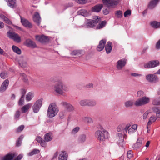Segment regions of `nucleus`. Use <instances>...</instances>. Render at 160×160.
I'll use <instances>...</instances> for the list:
<instances>
[{"instance_id":"obj_1","label":"nucleus","mask_w":160,"mask_h":160,"mask_svg":"<svg viewBox=\"0 0 160 160\" xmlns=\"http://www.w3.org/2000/svg\"><path fill=\"white\" fill-rule=\"evenodd\" d=\"M53 89L57 93L64 96L66 92L69 91L68 87L61 81H58L54 86Z\"/></svg>"},{"instance_id":"obj_2","label":"nucleus","mask_w":160,"mask_h":160,"mask_svg":"<svg viewBox=\"0 0 160 160\" xmlns=\"http://www.w3.org/2000/svg\"><path fill=\"white\" fill-rule=\"evenodd\" d=\"M100 130L96 131L95 133V137L98 141H104L109 137L108 132L103 129L102 126L100 128Z\"/></svg>"},{"instance_id":"obj_3","label":"nucleus","mask_w":160,"mask_h":160,"mask_svg":"<svg viewBox=\"0 0 160 160\" xmlns=\"http://www.w3.org/2000/svg\"><path fill=\"white\" fill-rule=\"evenodd\" d=\"M59 110L57 105L54 103H51L47 111V116L49 118L55 117L58 113Z\"/></svg>"},{"instance_id":"obj_4","label":"nucleus","mask_w":160,"mask_h":160,"mask_svg":"<svg viewBox=\"0 0 160 160\" xmlns=\"http://www.w3.org/2000/svg\"><path fill=\"white\" fill-rule=\"evenodd\" d=\"M150 98L148 97L144 96L137 99L134 103V105L137 107L147 104L149 103Z\"/></svg>"},{"instance_id":"obj_5","label":"nucleus","mask_w":160,"mask_h":160,"mask_svg":"<svg viewBox=\"0 0 160 160\" xmlns=\"http://www.w3.org/2000/svg\"><path fill=\"white\" fill-rule=\"evenodd\" d=\"M100 21L101 19L99 17L95 16L93 18V19H90L88 21L86 26L88 28H93Z\"/></svg>"},{"instance_id":"obj_6","label":"nucleus","mask_w":160,"mask_h":160,"mask_svg":"<svg viewBox=\"0 0 160 160\" xmlns=\"http://www.w3.org/2000/svg\"><path fill=\"white\" fill-rule=\"evenodd\" d=\"M7 35L8 38L13 40L15 42L19 43L21 41L20 37L14 32L9 31L7 32Z\"/></svg>"},{"instance_id":"obj_7","label":"nucleus","mask_w":160,"mask_h":160,"mask_svg":"<svg viewBox=\"0 0 160 160\" xmlns=\"http://www.w3.org/2000/svg\"><path fill=\"white\" fill-rule=\"evenodd\" d=\"M119 0H103V4L109 8H112L117 5L119 3Z\"/></svg>"},{"instance_id":"obj_8","label":"nucleus","mask_w":160,"mask_h":160,"mask_svg":"<svg viewBox=\"0 0 160 160\" xmlns=\"http://www.w3.org/2000/svg\"><path fill=\"white\" fill-rule=\"evenodd\" d=\"M43 99L40 98L32 106V109L34 113H37L39 111L42 104Z\"/></svg>"},{"instance_id":"obj_9","label":"nucleus","mask_w":160,"mask_h":160,"mask_svg":"<svg viewBox=\"0 0 160 160\" xmlns=\"http://www.w3.org/2000/svg\"><path fill=\"white\" fill-rule=\"evenodd\" d=\"M159 64V62L158 60H152L145 63L144 67L146 68H152L158 66Z\"/></svg>"},{"instance_id":"obj_10","label":"nucleus","mask_w":160,"mask_h":160,"mask_svg":"<svg viewBox=\"0 0 160 160\" xmlns=\"http://www.w3.org/2000/svg\"><path fill=\"white\" fill-rule=\"evenodd\" d=\"M146 79L149 82L156 83L158 81V76L154 74H149L146 76Z\"/></svg>"},{"instance_id":"obj_11","label":"nucleus","mask_w":160,"mask_h":160,"mask_svg":"<svg viewBox=\"0 0 160 160\" xmlns=\"http://www.w3.org/2000/svg\"><path fill=\"white\" fill-rule=\"evenodd\" d=\"M126 61L125 59H122L118 61L116 63V68L118 70H121L126 65Z\"/></svg>"},{"instance_id":"obj_12","label":"nucleus","mask_w":160,"mask_h":160,"mask_svg":"<svg viewBox=\"0 0 160 160\" xmlns=\"http://www.w3.org/2000/svg\"><path fill=\"white\" fill-rule=\"evenodd\" d=\"M61 104L69 112H72L74 109V107L71 104L67 102H62L61 103Z\"/></svg>"},{"instance_id":"obj_13","label":"nucleus","mask_w":160,"mask_h":160,"mask_svg":"<svg viewBox=\"0 0 160 160\" xmlns=\"http://www.w3.org/2000/svg\"><path fill=\"white\" fill-rule=\"evenodd\" d=\"M36 40L41 42H44L48 41L49 38L48 37L44 35H37L35 36Z\"/></svg>"},{"instance_id":"obj_14","label":"nucleus","mask_w":160,"mask_h":160,"mask_svg":"<svg viewBox=\"0 0 160 160\" xmlns=\"http://www.w3.org/2000/svg\"><path fill=\"white\" fill-rule=\"evenodd\" d=\"M9 84V81L8 79L5 80L2 84L0 87V92H4L8 87Z\"/></svg>"},{"instance_id":"obj_15","label":"nucleus","mask_w":160,"mask_h":160,"mask_svg":"<svg viewBox=\"0 0 160 160\" xmlns=\"http://www.w3.org/2000/svg\"><path fill=\"white\" fill-rule=\"evenodd\" d=\"M33 20L38 26H39L41 22V18L38 12H36L33 17Z\"/></svg>"},{"instance_id":"obj_16","label":"nucleus","mask_w":160,"mask_h":160,"mask_svg":"<svg viewBox=\"0 0 160 160\" xmlns=\"http://www.w3.org/2000/svg\"><path fill=\"white\" fill-rule=\"evenodd\" d=\"M20 18L21 22L23 26L29 28L32 27V24L28 20L21 16Z\"/></svg>"},{"instance_id":"obj_17","label":"nucleus","mask_w":160,"mask_h":160,"mask_svg":"<svg viewBox=\"0 0 160 160\" xmlns=\"http://www.w3.org/2000/svg\"><path fill=\"white\" fill-rule=\"evenodd\" d=\"M7 5L11 8H14L16 6V0H4Z\"/></svg>"},{"instance_id":"obj_18","label":"nucleus","mask_w":160,"mask_h":160,"mask_svg":"<svg viewBox=\"0 0 160 160\" xmlns=\"http://www.w3.org/2000/svg\"><path fill=\"white\" fill-rule=\"evenodd\" d=\"M106 42V41L105 40H102L100 41L99 44L97 48V50L98 51H101L103 49Z\"/></svg>"},{"instance_id":"obj_19","label":"nucleus","mask_w":160,"mask_h":160,"mask_svg":"<svg viewBox=\"0 0 160 160\" xmlns=\"http://www.w3.org/2000/svg\"><path fill=\"white\" fill-rule=\"evenodd\" d=\"M18 62L19 65L21 67L24 68L26 66V59L23 57H20L18 59Z\"/></svg>"},{"instance_id":"obj_20","label":"nucleus","mask_w":160,"mask_h":160,"mask_svg":"<svg viewBox=\"0 0 160 160\" xmlns=\"http://www.w3.org/2000/svg\"><path fill=\"white\" fill-rule=\"evenodd\" d=\"M68 156V154L65 151H62L58 157V160H67Z\"/></svg>"},{"instance_id":"obj_21","label":"nucleus","mask_w":160,"mask_h":160,"mask_svg":"<svg viewBox=\"0 0 160 160\" xmlns=\"http://www.w3.org/2000/svg\"><path fill=\"white\" fill-rule=\"evenodd\" d=\"M134 103L132 100H128L124 102V106L126 108H130L134 105Z\"/></svg>"},{"instance_id":"obj_22","label":"nucleus","mask_w":160,"mask_h":160,"mask_svg":"<svg viewBox=\"0 0 160 160\" xmlns=\"http://www.w3.org/2000/svg\"><path fill=\"white\" fill-rule=\"evenodd\" d=\"M138 126L136 124H134L128 130V133L129 134H132L135 132L137 130Z\"/></svg>"},{"instance_id":"obj_23","label":"nucleus","mask_w":160,"mask_h":160,"mask_svg":"<svg viewBox=\"0 0 160 160\" xmlns=\"http://www.w3.org/2000/svg\"><path fill=\"white\" fill-rule=\"evenodd\" d=\"M32 104L29 103L24 105L22 108L21 111L22 113H25L27 112L28 110L31 107Z\"/></svg>"},{"instance_id":"obj_24","label":"nucleus","mask_w":160,"mask_h":160,"mask_svg":"<svg viewBox=\"0 0 160 160\" xmlns=\"http://www.w3.org/2000/svg\"><path fill=\"white\" fill-rule=\"evenodd\" d=\"M53 135L51 133L49 132L46 134L44 136V139L45 142H49L52 139Z\"/></svg>"},{"instance_id":"obj_25","label":"nucleus","mask_w":160,"mask_h":160,"mask_svg":"<svg viewBox=\"0 0 160 160\" xmlns=\"http://www.w3.org/2000/svg\"><path fill=\"white\" fill-rule=\"evenodd\" d=\"M112 49V44L111 42H108L105 46V50L107 53H109L110 52Z\"/></svg>"},{"instance_id":"obj_26","label":"nucleus","mask_w":160,"mask_h":160,"mask_svg":"<svg viewBox=\"0 0 160 160\" xmlns=\"http://www.w3.org/2000/svg\"><path fill=\"white\" fill-rule=\"evenodd\" d=\"M15 156V155L14 153L8 154L4 157L2 160H12Z\"/></svg>"},{"instance_id":"obj_27","label":"nucleus","mask_w":160,"mask_h":160,"mask_svg":"<svg viewBox=\"0 0 160 160\" xmlns=\"http://www.w3.org/2000/svg\"><path fill=\"white\" fill-rule=\"evenodd\" d=\"M159 0H152L150 2L148 8L152 9L154 8L158 4Z\"/></svg>"},{"instance_id":"obj_28","label":"nucleus","mask_w":160,"mask_h":160,"mask_svg":"<svg viewBox=\"0 0 160 160\" xmlns=\"http://www.w3.org/2000/svg\"><path fill=\"white\" fill-rule=\"evenodd\" d=\"M36 139L38 142L40 143L42 147H45L46 146V142L43 140L40 137H37Z\"/></svg>"},{"instance_id":"obj_29","label":"nucleus","mask_w":160,"mask_h":160,"mask_svg":"<svg viewBox=\"0 0 160 160\" xmlns=\"http://www.w3.org/2000/svg\"><path fill=\"white\" fill-rule=\"evenodd\" d=\"M103 7L102 4H99L95 6L92 8V11L93 12H99Z\"/></svg>"},{"instance_id":"obj_30","label":"nucleus","mask_w":160,"mask_h":160,"mask_svg":"<svg viewBox=\"0 0 160 160\" xmlns=\"http://www.w3.org/2000/svg\"><path fill=\"white\" fill-rule=\"evenodd\" d=\"M83 122L88 123H91L93 122L92 119L90 117H85L82 118Z\"/></svg>"},{"instance_id":"obj_31","label":"nucleus","mask_w":160,"mask_h":160,"mask_svg":"<svg viewBox=\"0 0 160 160\" xmlns=\"http://www.w3.org/2000/svg\"><path fill=\"white\" fill-rule=\"evenodd\" d=\"M26 43L27 46L28 47L35 48L36 47L35 43L32 41L30 39H28L26 41Z\"/></svg>"},{"instance_id":"obj_32","label":"nucleus","mask_w":160,"mask_h":160,"mask_svg":"<svg viewBox=\"0 0 160 160\" xmlns=\"http://www.w3.org/2000/svg\"><path fill=\"white\" fill-rule=\"evenodd\" d=\"M107 22L106 21H103L100 23L96 28V29H100L103 28L106 25Z\"/></svg>"},{"instance_id":"obj_33","label":"nucleus","mask_w":160,"mask_h":160,"mask_svg":"<svg viewBox=\"0 0 160 160\" xmlns=\"http://www.w3.org/2000/svg\"><path fill=\"white\" fill-rule=\"evenodd\" d=\"M152 27L157 28H160V22L157 21L152 22L150 23Z\"/></svg>"},{"instance_id":"obj_34","label":"nucleus","mask_w":160,"mask_h":160,"mask_svg":"<svg viewBox=\"0 0 160 160\" xmlns=\"http://www.w3.org/2000/svg\"><path fill=\"white\" fill-rule=\"evenodd\" d=\"M34 95L33 92H28L26 95V100L28 102L31 101Z\"/></svg>"},{"instance_id":"obj_35","label":"nucleus","mask_w":160,"mask_h":160,"mask_svg":"<svg viewBox=\"0 0 160 160\" xmlns=\"http://www.w3.org/2000/svg\"><path fill=\"white\" fill-rule=\"evenodd\" d=\"M0 18L7 23L9 24L11 23V21L4 15L2 14L0 15Z\"/></svg>"},{"instance_id":"obj_36","label":"nucleus","mask_w":160,"mask_h":160,"mask_svg":"<svg viewBox=\"0 0 160 160\" xmlns=\"http://www.w3.org/2000/svg\"><path fill=\"white\" fill-rule=\"evenodd\" d=\"M152 110L156 112V115L157 118H160V108L157 107H154L152 108Z\"/></svg>"},{"instance_id":"obj_37","label":"nucleus","mask_w":160,"mask_h":160,"mask_svg":"<svg viewBox=\"0 0 160 160\" xmlns=\"http://www.w3.org/2000/svg\"><path fill=\"white\" fill-rule=\"evenodd\" d=\"M88 99H82L80 101L79 103L82 106H88Z\"/></svg>"},{"instance_id":"obj_38","label":"nucleus","mask_w":160,"mask_h":160,"mask_svg":"<svg viewBox=\"0 0 160 160\" xmlns=\"http://www.w3.org/2000/svg\"><path fill=\"white\" fill-rule=\"evenodd\" d=\"M97 104L96 101L94 100L88 99V106H89L93 107Z\"/></svg>"},{"instance_id":"obj_39","label":"nucleus","mask_w":160,"mask_h":160,"mask_svg":"<svg viewBox=\"0 0 160 160\" xmlns=\"http://www.w3.org/2000/svg\"><path fill=\"white\" fill-rule=\"evenodd\" d=\"M12 48L14 52H16L18 54H20L21 53V50L19 49L17 47L15 46H12Z\"/></svg>"},{"instance_id":"obj_40","label":"nucleus","mask_w":160,"mask_h":160,"mask_svg":"<svg viewBox=\"0 0 160 160\" xmlns=\"http://www.w3.org/2000/svg\"><path fill=\"white\" fill-rule=\"evenodd\" d=\"M78 15H82L83 16H86L87 14V12L85 10L82 9L77 12Z\"/></svg>"},{"instance_id":"obj_41","label":"nucleus","mask_w":160,"mask_h":160,"mask_svg":"<svg viewBox=\"0 0 160 160\" xmlns=\"http://www.w3.org/2000/svg\"><path fill=\"white\" fill-rule=\"evenodd\" d=\"M86 139V135L83 134L79 136L78 141L79 143H83L85 141Z\"/></svg>"},{"instance_id":"obj_42","label":"nucleus","mask_w":160,"mask_h":160,"mask_svg":"<svg viewBox=\"0 0 160 160\" xmlns=\"http://www.w3.org/2000/svg\"><path fill=\"white\" fill-rule=\"evenodd\" d=\"M115 14L116 17L118 18H121L122 17V12L121 11L118 10L115 12Z\"/></svg>"},{"instance_id":"obj_43","label":"nucleus","mask_w":160,"mask_h":160,"mask_svg":"<svg viewBox=\"0 0 160 160\" xmlns=\"http://www.w3.org/2000/svg\"><path fill=\"white\" fill-rule=\"evenodd\" d=\"M156 117L155 116L151 117L149 119V121L148 123V125H150L152 123L154 122L156 120Z\"/></svg>"},{"instance_id":"obj_44","label":"nucleus","mask_w":160,"mask_h":160,"mask_svg":"<svg viewBox=\"0 0 160 160\" xmlns=\"http://www.w3.org/2000/svg\"><path fill=\"white\" fill-rule=\"evenodd\" d=\"M152 103L154 105H160V98L154 99L152 101Z\"/></svg>"},{"instance_id":"obj_45","label":"nucleus","mask_w":160,"mask_h":160,"mask_svg":"<svg viewBox=\"0 0 160 160\" xmlns=\"http://www.w3.org/2000/svg\"><path fill=\"white\" fill-rule=\"evenodd\" d=\"M40 152L39 150L35 149H33L32 151L30 152L28 154V155L29 156H32L34 154H36Z\"/></svg>"},{"instance_id":"obj_46","label":"nucleus","mask_w":160,"mask_h":160,"mask_svg":"<svg viewBox=\"0 0 160 160\" xmlns=\"http://www.w3.org/2000/svg\"><path fill=\"white\" fill-rule=\"evenodd\" d=\"M66 115V111H60L59 113V117L61 119L63 118Z\"/></svg>"},{"instance_id":"obj_47","label":"nucleus","mask_w":160,"mask_h":160,"mask_svg":"<svg viewBox=\"0 0 160 160\" xmlns=\"http://www.w3.org/2000/svg\"><path fill=\"white\" fill-rule=\"evenodd\" d=\"M116 137L119 141L122 142L123 141V138L122 133H118L116 135Z\"/></svg>"},{"instance_id":"obj_48","label":"nucleus","mask_w":160,"mask_h":160,"mask_svg":"<svg viewBox=\"0 0 160 160\" xmlns=\"http://www.w3.org/2000/svg\"><path fill=\"white\" fill-rule=\"evenodd\" d=\"M23 138V136L22 135L19 138L17 142L16 146L17 147L20 146L21 144Z\"/></svg>"},{"instance_id":"obj_49","label":"nucleus","mask_w":160,"mask_h":160,"mask_svg":"<svg viewBox=\"0 0 160 160\" xmlns=\"http://www.w3.org/2000/svg\"><path fill=\"white\" fill-rule=\"evenodd\" d=\"M124 126V124L123 123H121L117 127V129L118 132H120L122 131Z\"/></svg>"},{"instance_id":"obj_50","label":"nucleus","mask_w":160,"mask_h":160,"mask_svg":"<svg viewBox=\"0 0 160 160\" xmlns=\"http://www.w3.org/2000/svg\"><path fill=\"white\" fill-rule=\"evenodd\" d=\"M141 146L142 145H140V144H139V143L136 142L133 145L132 148L134 149L137 150L141 147Z\"/></svg>"},{"instance_id":"obj_51","label":"nucleus","mask_w":160,"mask_h":160,"mask_svg":"<svg viewBox=\"0 0 160 160\" xmlns=\"http://www.w3.org/2000/svg\"><path fill=\"white\" fill-rule=\"evenodd\" d=\"M131 11L130 10H127L124 13V16L125 17H127L128 16H130L131 14Z\"/></svg>"},{"instance_id":"obj_52","label":"nucleus","mask_w":160,"mask_h":160,"mask_svg":"<svg viewBox=\"0 0 160 160\" xmlns=\"http://www.w3.org/2000/svg\"><path fill=\"white\" fill-rule=\"evenodd\" d=\"M81 52L80 50H74L71 53V55L72 56L78 55L80 54Z\"/></svg>"},{"instance_id":"obj_53","label":"nucleus","mask_w":160,"mask_h":160,"mask_svg":"<svg viewBox=\"0 0 160 160\" xmlns=\"http://www.w3.org/2000/svg\"><path fill=\"white\" fill-rule=\"evenodd\" d=\"M133 155V153L132 152L131 150H129L128 152L127 153V157L128 158H131Z\"/></svg>"},{"instance_id":"obj_54","label":"nucleus","mask_w":160,"mask_h":160,"mask_svg":"<svg viewBox=\"0 0 160 160\" xmlns=\"http://www.w3.org/2000/svg\"><path fill=\"white\" fill-rule=\"evenodd\" d=\"M130 74L132 76L134 77H141L142 76V74L134 72H131Z\"/></svg>"},{"instance_id":"obj_55","label":"nucleus","mask_w":160,"mask_h":160,"mask_svg":"<svg viewBox=\"0 0 160 160\" xmlns=\"http://www.w3.org/2000/svg\"><path fill=\"white\" fill-rule=\"evenodd\" d=\"M80 128L79 127H77L74 128L72 131V134H75L77 133L79 130Z\"/></svg>"},{"instance_id":"obj_56","label":"nucleus","mask_w":160,"mask_h":160,"mask_svg":"<svg viewBox=\"0 0 160 160\" xmlns=\"http://www.w3.org/2000/svg\"><path fill=\"white\" fill-rule=\"evenodd\" d=\"M150 113L149 110H148L145 112L143 115V119H146L147 118L148 115Z\"/></svg>"},{"instance_id":"obj_57","label":"nucleus","mask_w":160,"mask_h":160,"mask_svg":"<svg viewBox=\"0 0 160 160\" xmlns=\"http://www.w3.org/2000/svg\"><path fill=\"white\" fill-rule=\"evenodd\" d=\"M24 126L23 125H21L19 126L16 130V132H20L22 131L24 129Z\"/></svg>"},{"instance_id":"obj_58","label":"nucleus","mask_w":160,"mask_h":160,"mask_svg":"<svg viewBox=\"0 0 160 160\" xmlns=\"http://www.w3.org/2000/svg\"><path fill=\"white\" fill-rule=\"evenodd\" d=\"M20 76L21 77V78L24 80V82H27V78L26 75L25 74H21Z\"/></svg>"},{"instance_id":"obj_59","label":"nucleus","mask_w":160,"mask_h":160,"mask_svg":"<svg viewBox=\"0 0 160 160\" xmlns=\"http://www.w3.org/2000/svg\"><path fill=\"white\" fill-rule=\"evenodd\" d=\"M0 76L3 79H5L7 77V74L5 72H2L0 74Z\"/></svg>"},{"instance_id":"obj_60","label":"nucleus","mask_w":160,"mask_h":160,"mask_svg":"<svg viewBox=\"0 0 160 160\" xmlns=\"http://www.w3.org/2000/svg\"><path fill=\"white\" fill-rule=\"evenodd\" d=\"M20 115V112L19 111L16 112L15 114V118L17 120L18 119V118Z\"/></svg>"},{"instance_id":"obj_61","label":"nucleus","mask_w":160,"mask_h":160,"mask_svg":"<svg viewBox=\"0 0 160 160\" xmlns=\"http://www.w3.org/2000/svg\"><path fill=\"white\" fill-rule=\"evenodd\" d=\"M24 101V97L22 96L20 99L18 104L19 105H22L23 104Z\"/></svg>"},{"instance_id":"obj_62","label":"nucleus","mask_w":160,"mask_h":160,"mask_svg":"<svg viewBox=\"0 0 160 160\" xmlns=\"http://www.w3.org/2000/svg\"><path fill=\"white\" fill-rule=\"evenodd\" d=\"M131 124L130 123H128V124H127L126 126H125V128H124V130L127 131V132H128V130L130 128V127L131 126Z\"/></svg>"},{"instance_id":"obj_63","label":"nucleus","mask_w":160,"mask_h":160,"mask_svg":"<svg viewBox=\"0 0 160 160\" xmlns=\"http://www.w3.org/2000/svg\"><path fill=\"white\" fill-rule=\"evenodd\" d=\"M143 141V139L142 138H139L137 140V142L138 143H139L141 145H142V142Z\"/></svg>"},{"instance_id":"obj_64","label":"nucleus","mask_w":160,"mask_h":160,"mask_svg":"<svg viewBox=\"0 0 160 160\" xmlns=\"http://www.w3.org/2000/svg\"><path fill=\"white\" fill-rule=\"evenodd\" d=\"M144 94L143 92L142 91H139L137 92V96L138 97H140L143 95Z\"/></svg>"}]
</instances>
